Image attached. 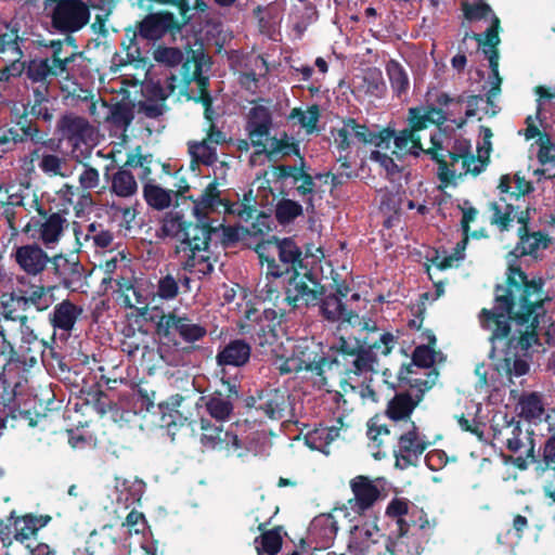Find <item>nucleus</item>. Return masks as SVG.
Listing matches in <instances>:
<instances>
[{
    "mask_svg": "<svg viewBox=\"0 0 555 555\" xmlns=\"http://www.w3.org/2000/svg\"><path fill=\"white\" fill-rule=\"evenodd\" d=\"M205 54L202 51H191V55L182 63L181 75V94L189 101L201 103L206 107V115L210 113V104L214 99L209 92V77L203 75Z\"/></svg>",
    "mask_w": 555,
    "mask_h": 555,
    "instance_id": "nucleus-8",
    "label": "nucleus"
},
{
    "mask_svg": "<svg viewBox=\"0 0 555 555\" xmlns=\"http://www.w3.org/2000/svg\"><path fill=\"white\" fill-rule=\"evenodd\" d=\"M373 533L375 534V540H372V542L363 547V554L396 555V542L391 539V537L383 533L382 531H375Z\"/></svg>",
    "mask_w": 555,
    "mask_h": 555,
    "instance_id": "nucleus-63",
    "label": "nucleus"
},
{
    "mask_svg": "<svg viewBox=\"0 0 555 555\" xmlns=\"http://www.w3.org/2000/svg\"><path fill=\"white\" fill-rule=\"evenodd\" d=\"M111 190L119 197H129L137 193L138 184L130 170L120 167L112 177Z\"/></svg>",
    "mask_w": 555,
    "mask_h": 555,
    "instance_id": "nucleus-57",
    "label": "nucleus"
},
{
    "mask_svg": "<svg viewBox=\"0 0 555 555\" xmlns=\"http://www.w3.org/2000/svg\"><path fill=\"white\" fill-rule=\"evenodd\" d=\"M272 126V115L268 107L256 105L249 109L246 130L254 147H262V138L268 137Z\"/></svg>",
    "mask_w": 555,
    "mask_h": 555,
    "instance_id": "nucleus-30",
    "label": "nucleus"
},
{
    "mask_svg": "<svg viewBox=\"0 0 555 555\" xmlns=\"http://www.w3.org/2000/svg\"><path fill=\"white\" fill-rule=\"evenodd\" d=\"M143 197L146 204L155 210L168 208L173 198L172 190L163 189L151 180L143 185Z\"/></svg>",
    "mask_w": 555,
    "mask_h": 555,
    "instance_id": "nucleus-53",
    "label": "nucleus"
},
{
    "mask_svg": "<svg viewBox=\"0 0 555 555\" xmlns=\"http://www.w3.org/2000/svg\"><path fill=\"white\" fill-rule=\"evenodd\" d=\"M346 126L350 129L351 137L360 143L373 144L376 147L388 150L393 137V129L387 127L375 132L364 124H359L354 118L345 119Z\"/></svg>",
    "mask_w": 555,
    "mask_h": 555,
    "instance_id": "nucleus-34",
    "label": "nucleus"
},
{
    "mask_svg": "<svg viewBox=\"0 0 555 555\" xmlns=\"http://www.w3.org/2000/svg\"><path fill=\"white\" fill-rule=\"evenodd\" d=\"M41 47L49 48L52 51L51 56H47L60 72H63L66 76L68 75V65L74 63L79 55L78 52L72 51L67 53L65 47L61 42V39L42 41Z\"/></svg>",
    "mask_w": 555,
    "mask_h": 555,
    "instance_id": "nucleus-54",
    "label": "nucleus"
},
{
    "mask_svg": "<svg viewBox=\"0 0 555 555\" xmlns=\"http://www.w3.org/2000/svg\"><path fill=\"white\" fill-rule=\"evenodd\" d=\"M179 294V281L172 273L167 272L165 275H160L157 280L153 299L157 297L160 300L171 301L176 299Z\"/></svg>",
    "mask_w": 555,
    "mask_h": 555,
    "instance_id": "nucleus-61",
    "label": "nucleus"
},
{
    "mask_svg": "<svg viewBox=\"0 0 555 555\" xmlns=\"http://www.w3.org/2000/svg\"><path fill=\"white\" fill-rule=\"evenodd\" d=\"M194 218L195 221H186L182 238L176 247L177 254L208 250L211 235L218 231V227L212 225L211 219Z\"/></svg>",
    "mask_w": 555,
    "mask_h": 555,
    "instance_id": "nucleus-22",
    "label": "nucleus"
},
{
    "mask_svg": "<svg viewBox=\"0 0 555 555\" xmlns=\"http://www.w3.org/2000/svg\"><path fill=\"white\" fill-rule=\"evenodd\" d=\"M23 386L9 385L7 378L0 376V431L11 428V415L13 412L14 401L16 399L17 389Z\"/></svg>",
    "mask_w": 555,
    "mask_h": 555,
    "instance_id": "nucleus-49",
    "label": "nucleus"
},
{
    "mask_svg": "<svg viewBox=\"0 0 555 555\" xmlns=\"http://www.w3.org/2000/svg\"><path fill=\"white\" fill-rule=\"evenodd\" d=\"M397 439V446L393 448L395 466L400 469H406L410 466H417L422 454L429 447V442L420 434L415 422H410L405 430L399 433L392 429L390 438Z\"/></svg>",
    "mask_w": 555,
    "mask_h": 555,
    "instance_id": "nucleus-13",
    "label": "nucleus"
},
{
    "mask_svg": "<svg viewBox=\"0 0 555 555\" xmlns=\"http://www.w3.org/2000/svg\"><path fill=\"white\" fill-rule=\"evenodd\" d=\"M465 102L463 95H459L456 98L450 96L446 92H438L435 96V105H427L425 111L430 119L431 125H436L438 127L442 126L448 120V112L443 109V107H449L450 105L460 106Z\"/></svg>",
    "mask_w": 555,
    "mask_h": 555,
    "instance_id": "nucleus-50",
    "label": "nucleus"
},
{
    "mask_svg": "<svg viewBox=\"0 0 555 555\" xmlns=\"http://www.w3.org/2000/svg\"><path fill=\"white\" fill-rule=\"evenodd\" d=\"M21 114H27V119H38L51 122L54 116V108L50 104L49 92L46 88L33 90V100L23 106Z\"/></svg>",
    "mask_w": 555,
    "mask_h": 555,
    "instance_id": "nucleus-45",
    "label": "nucleus"
},
{
    "mask_svg": "<svg viewBox=\"0 0 555 555\" xmlns=\"http://www.w3.org/2000/svg\"><path fill=\"white\" fill-rule=\"evenodd\" d=\"M77 185L80 190V202H76L74 206L76 217H81L87 209H90L94 205L91 190L95 189L100 184V173L94 167L85 164L82 171L78 176Z\"/></svg>",
    "mask_w": 555,
    "mask_h": 555,
    "instance_id": "nucleus-35",
    "label": "nucleus"
},
{
    "mask_svg": "<svg viewBox=\"0 0 555 555\" xmlns=\"http://www.w3.org/2000/svg\"><path fill=\"white\" fill-rule=\"evenodd\" d=\"M50 257L37 242L17 246L12 254L18 269L31 278L40 276L48 271Z\"/></svg>",
    "mask_w": 555,
    "mask_h": 555,
    "instance_id": "nucleus-23",
    "label": "nucleus"
},
{
    "mask_svg": "<svg viewBox=\"0 0 555 555\" xmlns=\"http://www.w3.org/2000/svg\"><path fill=\"white\" fill-rule=\"evenodd\" d=\"M338 532L337 520L332 514H321L311 522L310 535L322 547H326L334 541Z\"/></svg>",
    "mask_w": 555,
    "mask_h": 555,
    "instance_id": "nucleus-46",
    "label": "nucleus"
},
{
    "mask_svg": "<svg viewBox=\"0 0 555 555\" xmlns=\"http://www.w3.org/2000/svg\"><path fill=\"white\" fill-rule=\"evenodd\" d=\"M395 344L396 338L389 332L380 334L373 341L367 337L340 336L328 349L327 371L349 379L351 375L361 376L372 372L377 363V356L389 354Z\"/></svg>",
    "mask_w": 555,
    "mask_h": 555,
    "instance_id": "nucleus-2",
    "label": "nucleus"
},
{
    "mask_svg": "<svg viewBox=\"0 0 555 555\" xmlns=\"http://www.w3.org/2000/svg\"><path fill=\"white\" fill-rule=\"evenodd\" d=\"M15 119L0 124V146L3 151H13L26 142L39 144L44 135L34 119H27V114H16Z\"/></svg>",
    "mask_w": 555,
    "mask_h": 555,
    "instance_id": "nucleus-16",
    "label": "nucleus"
},
{
    "mask_svg": "<svg viewBox=\"0 0 555 555\" xmlns=\"http://www.w3.org/2000/svg\"><path fill=\"white\" fill-rule=\"evenodd\" d=\"M207 250H192L181 253L184 260L181 261V269L189 273L199 274V279L214 272V264Z\"/></svg>",
    "mask_w": 555,
    "mask_h": 555,
    "instance_id": "nucleus-51",
    "label": "nucleus"
},
{
    "mask_svg": "<svg viewBox=\"0 0 555 555\" xmlns=\"http://www.w3.org/2000/svg\"><path fill=\"white\" fill-rule=\"evenodd\" d=\"M185 398L176 393L158 404L162 421L167 427H182L190 418L191 413L183 406Z\"/></svg>",
    "mask_w": 555,
    "mask_h": 555,
    "instance_id": "nucleus-39",
    "label": "nucleus"
},
{
    "mask_svg": "<svg viewBox=\"0 0 555 555\" xmlns=\"http://www.w3.org/2000/svg\"><path fill=\"white\" fill-rule=\"evenodd\" d=\"M189 153L191 155V168L203 164L212 166L218 160L217 149L215 145L205 141L189 142Z\"/></svg>",
    "mask_w": 555,
    "mask_h": 555,
    "instance_id": "nucleus-52",
    "label": "nucleus"
},
{
    "mask_svg": "<svg viewBox=\"0 0 555 555\" xmlns=\"http://www.w3.org/2000/svg\"><path fill=\"white\" fill-rule=\"evenodd\" d=\"M350 489L353 496L348 500V504L359 515L371 509L382 496L379 487L374 480L364 475L352 478L350 480Z\"/></svg>",
    "mask_w": 555,
    "mask_h": 555,
    "instance_id": "nucleus-26",
    "label": "nucleus"
},
{
    "mask_svg": "<svg viewBox=\"0 0 555 555\" xmlns=\"http://www.w3.org/2000/svg\"><path fill=\"white\" fill-rule=\"evenodd\" d=\"M201 442L207 449L234 453L243 448V442L237 435L230 430H223L221 425H215L210 420L202 417Z\"/></svg>",
    "mask_w": 555,
    "mask_h": 555,
    "instance_id": "nucleus-24",
    "label": "nucleus"
},
{
    "mask_svg": "<svg viewBox=\"0 0 555 555\" xmlns=\"http://www.w3.org/2000/svg\"><path fill=\"white\" fill-rule=\"evenodd\" d=\"M46 367L59 370L61 373L69 372L63 348L56 344L55 334L47 341L44 356L40 360Z\"/></svg>",
    "mask_w": 555,
    "mask_h": 555,
    "instance_id": "nucleus-56",
    "label": "nucleus"
},
{
    "mask_svg": "<svg viewBox=\"0 0 555 555\" xmlns=\"http://www.w3.org/2000/svg\"><path fill=\"white\" fill-rule=\"evenodd\" d=\"M293 353L305 371L318 376H323L327 372L328 352L323 353L320 344L305 339L295 346Z\"/></svg>",
    "mask_w": 555,
    "mask_h": 555,
    "instance_id": "nucleus-28",
    "label": "nucleus"
},
{
    "mask_svg": "<svg viewBox=\"0 0 555 555\" xmlns=\"http://www.w3.org/2000/svg\"><path fill=\"white\" fill-rule=\"evenodd\" d=\"M308 166L305 157H300V162L295 165H276L273 167V176L276 181H283L286 179H292L293 184H297V182H301L296 186V192L299 196L309 197V204L312 205V195L315 192V182L314 178L307 171Z\"/></svg>",
    "mask_w": 555,
    "mask_h": 555,
    "instance_id": "nucleus-25",
    "label": "nucleus"
},
{
    "mask_svg": "<svg viewBox=\"0 0 555 555\" xmlns=\"http://www.w3.org/2000/svg\"><path fill=\"white\" fill-rule=\"evenodd\" d=\"M498 28H499V21H493V25L490 29H486L482 34H469L466 33L464 35V38L462 40V43L466 41V39L470 38L474 39L479 47H481L482 53L486 55V57L489 61V67L491 69V74L493 78L495 79V82H493L492 87L490 88L488 94L490 96H495L501 91V83L502 78L499 74V60H500V51L499 46L501 43V38L498 37Z\"/></svg>",
    "mask_w": 555,
    "mask_h": 555,
    "instance_id": "nucleus-21",
    "label": "nucleus"
},
{
    "mask_svg": "<svg viewBox=\"0 0 555 555\" xmlns=\"http://www.w3.org/2000/svg\"><path fill=\"white\" fill-rule=\"evenodd\" d=\"M2 321L18 322L21 327L27 326L29 315L25 308L23 288L16 287L0 295V323Z\"/></svg>",
    "mask_w": 555,
    "mask_h": 555,
    "instance_id": "nucleus-29",
    "label": "nucleus"
},
{
    "mask_svg": "<svg viewBox=\"0 0 555 555\" xmlns=\"http://www.w3.org/2000/svg\"><path fill=\"white\" fill-rule=\"evenodd\" d=\"M25 41L18 35L17 28H11L10 30L0 34V54L9 57H24V51L22 50V43Z\"/></svg>",
    "mask_w": 555,
    "mask_h": 555,
    "instance_id": "nucleus-60",
    "label": "nucleus"
},
{
    "mask_svg": "<svg viewBox=\"0 0 555 555\" xmlns=\"http://www.w3.org/2000/svg\"><path fill=\"white\" fill-rule=\"evenodd\" d=\"M82 308L74 304L70 299H63L61 302L54 305L52 311L49 313V323L54 331L60 330L70 333L77 323Z\"/></svg>",
    "mask_w": 555,
    "mask_h": 555,
    "instance_id": "nucleus-36",
    "label": "nucleus"
},
{
    "mask_svg": "<svg viewBox=\"0 0 555 555\" xmlns=\"http://www.w3.org/2000/svg\"><path fill=\"white\" fill-rule=\"evenodd\" d=\"M436 350L431 348V346L420 345L415 347L412 353V362L402 364L398 372V380H409V379H421L420 377H414L416 374L414 367L420 369H429L436 370L434 366L435 363Z\"/></svg>",
    "mask_w": 555,
    "mask_h": 555,
    "instance_id": "nucleus-41",
    "label": "nucleus"
},
{
    "mask_svg": "<svg viewBox=\"0 0 555 555\" xmlns=\"http://www.w3.org/2000/svg\"><path fill=\"white\" fill-rule=\"evenodd\" d=\"M52 517L50 515H34L31 513L25 514L23 516H17L15 514L14 524V540L24 542L35 537L37 532L46 527Z\"/></svg>",
    "mask_w": 555,
    "mask_h": 555,
    "instance_id": "nucleus-44",
    "label": "nucleus"
},
{
    "mask_svg": "<svg viewBox=\"0 0 555 555\" xmlns=\"http://www.w3.org/2000/svg\"><path fill=\"white\" fill-rule=\"evenodd\" d=\"M525 124L527 127L519 131V134H522L526 140L538 138L539 147L553 146L551 135L547 133L548 126L542 117L535 119V117L529 115L526 117Z\"/></svg>",
    "mask_w": 555,
    "mask_h": 555,
    "instance_id": "nucleus-55",
    "label": "nucleus"
},
{
    "mask_svg": "<svg viewBox=\"0 0 555 555\" xmlns=\"http://www.w3.org/2000/svg\"><path fill=\"white\" fill-rule=\"evenodd\" d=\"M391 141H393L396 149L400 152L409 151L411 154L416 156L420 152L429 155L430 158L438 164L439 178L442 182L449 183L455 179V170L449 168L446 155L439 153V151L442 150V143L436 138V135H431V147L427 150L423 149L420 134L413 132L409 128H404L398 133L393 129V137Z\"/></svg>",
    "mask_w": 555,
    "mask_h": 555,
    "instance_id": "nucleus-10",
    "label": "nucleus"
},
{
    "mask_svg": "<svg viewBox=\"0 0 555 555\" xmlns=\"http://www.w3.org/2000/svg\"><path fill=\"white\" fill-rule=\"evenodd\" d=\"M186 221L183 209L171 211L163 218L160 230L165 236L182 238Z\"/></svg>",
    "mask_w": 555,
    "mask_h": 555,
    "instance_id": "nucleus-62",
    "label": "nucleus"
},
{
    "mask_svg": "<svg viewBox=\"0 0 555 555\" xmlns=\"http://www.w3.org/2000/svg\"><path fill=\"white\" fill-rule=\"evenodd\" d=\"M33 204L38 218L31 217L24 227L23 232L40 241L46 248H54L61 242L68 225L66 219L67 211L48 210L39 203L36 196L33 199Z\"/></svg>",
    "mask_w": 555,
    "mask_h": 555,
    "instance_id": "nucleus-9",
    "label": "nucleus"
},
{
    "mask_svg": "<svg viewBox=\"0 0 555 555\" xmlns=\"http://www.w3.org/2000/svg\"><path fill=\"white\" fill-rule=\"evenodd\" d=\"M302 215L304 208L301 204L296 201L283 197L275 205L274 216L281 225H287Z\"/></svg>",
    "mask_w": 555,
    "mask_h": 555,
    "instance_id": "nucleus-59",
    "label": "nucleus"
},
{
    "mask_svg": "<svg viewBox=\"0 0 555 555\" xmlns=\"http://www.w3.org/2000/svg\"><path fill=\"white\" fill-rule=\"evenodd\" d=\"M283 284L284 301L292 308L314 307L324 295L325 286L321 284L318 274L304 264L300 269L286 275Z\"/></svg>",
    "mask_w": 555,
    "mask_h": 555,
    "instance_id": "nucleus-7",
    "label": "nucleus"
},
{
    "mask_svg": "<svg viewBox=\"0 0 555 555\" xmlns=\"http://www.w3.org/2000/svg\"><path fill=\"white\" fill-rule=\"evenodd\" d=\"M283 313H278L274 309H264L259 311L251 308L246 311L245 322L240 328L243 334L249 335L257 345H272L278 339L276 326L280 325Z\"/></svg>",
    "mask_w": 555,
    "mask_h": 555,
    "instance_id": "nucleus-14",
    "label": "nucleus"
},
{
    "mask_svg": "<svg viewBox=\"0 0 555 555\" xmlns=\"http://www.w3.org/2000/svg\"><path fill=\"white\" fill-rule=\"evenodd\" d=\"M461 10L463 12L464 20L469 23L490 18V25L487 29H490L493 25V21L498 20L499 21L498 37H500V33L502 30L501 20L494 13V11L492 10V8L489 3L485 2L483 0H478L475 3H470L467 0H463L461 2Z\"/></svg>",
    "mask_w": 555,
    "mask_h": 555,
    "instance_id": "nucleus-48",
    "label": "nucleus"
},
{
    "mask_svg": "<svg viewBox=\"0 0 555 555\" xmlns=\"http://www.w3.org/2000/svg\"><path fill=\"white\" fill-rule=\"evenodd\" d=\"M47 340L39 338L28 325L22 327V337L18 349L13 358L3 364L0 376L7 378L9 385L24 386L27 383V373L44 356Z\"/></svg>",
    "mask_w": 555,
    "mask_h": 555,
    "instance_id": "nucleus-5",
    "label": "nucleus"
},
{
    "mask_svg": "<svg viewBox=\"0 0 555 555\" xmlns=\"http://www.w3.org/2000/svg\"><path fill=\"white\" fill-rule=\"evenodd\" d=\"M53 4L50 13L52 27L62 34H74L83 28L90 20V10L82 0H46Z\"/></svg>",
    "mask_w": 555,
    "mask_h": 555,
    "instance_id": "nucleus-12",
    "label": "nucleus"
},
{
    "mask_svg": "<svg viewBox=\"0 0 555 555\" xmlns=\"http://www.w3.org/2000/svg\"><path fill=\"white\" fill-rule=\"evenodd\" d=\"M156 333L170 341L178 335L186 344H194L207 335V328L186 314H178L175 311L163 313L156 323Z\"/></svg>",
    "mask_w": 555,
    "mask_h": 555,
    "instance_id": "nucleus-15",
    "label": "nucleus"
},
{
    "mask_svg": "<svg viewBox=\"0 0 555 555\" xmlns=\"http://www.w3.org/2000/svg\"><path fill=\"white\" fill-rule=\"evenodd\" d=\"M489 209L492 211L490 223L496 225L501 232L508 231L515 218L520 227L517 230L518 242L507 254L505 284L495 286L493 308H482V323L486 327L494 328V337H505L508 334V320L519 324L529 323L531 330L518 339L519 345L529 347L535 341L537 327L546 314L544 281L542 278L528 279L518 260L524 256H533L540 248H547L551 240L542 231H529V207L519 209L513 204H505L503 207L498 202H490Z\"/></svg>",
    "mask_w": 555,
    "mask_h": 555,
    "instance_id": "nucleus-1",
    "label": "nucleus"
},
{
    "mask_svg": "<svg viewBox=\"0 0 555 555\" xmlns=\"http://www.w3.org/2000/svg\"><path fill=\"white\" fill-rule=\"evenodd\" d=\"M386 515L396 519L400 537L411 530H424L430 527L426 513L405 498H393L386 507Z\"/></svg>",
    "mask_w": 555,
    "mask_h": 555,
    "instance_id": "nucleus-18",
    "label": "nucleus"
},
{
    "mask_svg": "<svg viewBox=\"0 0 555 555\" xmlns=\"http://www.w3.org/2000/svg\"><path fill=\"white\" fill-rule=\"evenodd\" d=\"M64 75L47 56L33 59L27 62L26 77L33 85H37L33 90L46 88V91L50 92L52 80Z\"/></svg>",
    "mask_w": 555,
    "mask_h": 555,
    "instance_id": "nucleus-33",
    "label": "nucleus"
},
{
    "mask_svg": "<svg viewBox=\"0 0 555 555\" xmlns=\"http://www.w3.org/2000/svg\"><path fill=\"white\" fill-rule=\"evenodd\" d=\"M55 289L56 286L44 284H30L28 288H23L25 308L29 319L34 318L35 313H43L53 306Z\"/></svg>",
    "mask_w": 555,
    "mask_h": 555,
    "instance_id": "nucleus-31",
    "label": "nucleus"
},
{
    "mask_svg": "<svg viewBox=\"0 0 555 555\" xmlns=\"http://www.w3.org/2000/svg\"><path fill=\"white\" fill-rule=\"evenodd\" d=\"M255 155L264 154L269 160L276 162L284 159L288 156H296L300 160L304 157L300 153L299 142L289 137L286 132H283L280 138L273 137L270 139V144H264V151L262 147H257Z\"/></svg>",
    "mask_w": 555,
    "mask_h": 555,
    "instance_id": "nucleus-37",
    "label": "nucleus"
},
{
    "mask_svg": "<svg viewBox=\"0 0 555 555\" xmlns=\"http://www.w3.org/2000/svg\"><path fill=\"white\" fill-rule=\"evenodd\" d=\"M386 73L393 93L398 96L406 93L410 87V81L408 73L403 66L398 61L390 60L386 64Z\"/></svg>",
    "mask_w": 555,
    "mask_h": 555,
    "instance_id": "nucleus-58",
    "label": "nucleus"
},
{
    "mask_svg": "<svg viewBox=\"0 0 555 555\" xmlns=\"http://www.w3.org/2000/svg\"><path fill=\"white\" fill-rule=\"evenodd\" d=\"M532 436V431L524 433L521 423L514 418L494 433V439L502 442L508 451L520 453L513 460V464L520 470L528 467V461L532 463L537 461Z\"/></svg>",
    "mask_w": 555,
    "mask_h": 555,
    "instance_id": "nucleus-11",
    "label": "nucleus"
},
{
    "mask_svg": "<svg viewBox=\"0 0 555 555\" xmlns=\"http://www.w3.org/2000/svg\"><path fill=\"white\" fill-rule=\"evenodd\" d=\"M518 416L529 423L541 422L545 412L542 395L537 391L524 392L517 402Z\"/></svg>",
    "mask_w": 555,
    "mask_h": 555,
    "instance_id": "nucleus-47",
    "label": "nucleus"
},
{
    "mask_svg": "<svg viewBox=\"0 0 555 555\" xmlns=\"http://www.w3.org/2000/svg\"><path fill=\"white\" fill-rule=\"evenodd\" d=\"M48 271L57 282V287L75 292L82 287L85 267L75 253H56L50 257Z\"/></svg>",
    "mask_w": 555,
    "mask_h": 555,
    "instance_id": "nucleus-17",
    "label": "nucleus"
},
{
    "mask_svg": "<svg viewBox=\"0 0 555 555\" xmlns=\"http://www.w3.org/2000/svg\"><path fill=\"white\" fill-rule=\"evenodd\" d=\"M259 555H276L282 548V537L279 529L268 530L255 540Z\"/></svg>",
    "mask_w": 555,
    "mask_h": 555,
    "instance_id": "nucleus-64",
    "label": "nucleus"
},
{
    "mask_svg": "<svg viewBox=\"0 0 555 555\" xmlns=\"http://www.w3.org/2000/svg\"><path fill=\"white\" fill-rule=\"evenodd\" d=\"M255 251L260 264L267 266V278H284L305 264L302 251L292 237L279 238L273 235L259 242Z\"/></svg>",
    "mask_w": 555,
    "mask_h": 555,
    "instance_id": "nucleus-4",
    "label": "nucleus"
},
{
    "mask_svg": "<svg viewBox=\"0 0 555 555\" xmlns=\"http://www.w3.org/2000/svg\"><path fill=\"white\" fill-rule=\"evenodd\" d=\"M218 186L219 182L217 179H214L197 198L193 196L188 207L193 217L210 219L209 215L211 212L216 211L219 207H223L225 198L221 197Z\"/></svg>",
    "mask_w": 555,
    "mask_h": 555,
    "instance_id": "nucleus-32",
    "label": "nucleus"
},
{
    "mask_svg": "<svg viewBox=\"0 0 555 555\" xmlns=\"http://www.w3.org/2000/svg\"><path fill=\"white\" fill-rule=\"evenodd\" d=\"M245 408L255 410L263 417L281 421L286 416L287 396L279 388H263L244 399Z\"/></svg>",
    "mask_w": 555,
    "mask_h": 555,
    "instance_id": "nucleus-20",
    "label": "nucleus"
},
{
    "mask_svg": "<svg viewBox=\"0 0 555 555\" xmlns=\"http://www.w3.org/2000/svg\"><path fill=\"white\" fill-rule=\"evenodd\" d=\"M57 130L64 138L78 142L85 141L92 128L85 117L67 113L59 119Z\"/></svg>",
    "mask_w": 555,
    "mask_h": 555,
    "instance_id": "nucleus-43",
    "label": "nucleus"
},
{
    "mask_svg": "<svg viewBox=\"0 0 555 555\" xmlns=\"http://www.w3.org/2000/svg\"><path fill=\"white\" fill-rule=\"evenodd\" d=\"M182 24L167 11L147 14L138 25L139 35L143 39L158 40L167 33L179 31Z\"/></svg>",
    "mask_w": 555,
    "mask_h": 555,
    "instance_id": "nucleus-27",
    "label": "nucleus"
},
{
    "mask_svg": "<svg viewBox=\"0 0 555 555\" xmlns=\"http://www.w3.org/2000/svg\"><path fill=\"white\" fill-rule=\"evenodd\" d=\"M479 321L482 328L491 332L490 340L494 344L496 340H505L506 349L504 351V357L499 360L495 364L496 371L501 375H505L512 382V377H520L526 375L529 371V364L526 360L521 359L518 356V351L527 352L533 345H541L539 333L537 332V339L534 343H531L529 347H524L518 344V339L531 328L529 327V323L519 324L516 321L508 320L509 332L505 337H494V328L486 327L482 323V310L479 313ZM539 326L537 327V330Z\"/></svg>",
    "mask_w": 555,
    "mask_h": 555,
    "instance_id": "nucleus-6",
    "label": "nucleus"
},
{
    "mask_svg": "<svg viewBox=\"0 0 555 555\" xmlns=\"http://www.w3.org/2000/svg\"><path fill=\"white\" fill-rule=\"evenodd\" d=\"M118 539L119 535L115 527L104 525L100 529L91 531L87 541L91 552H96L98 555H119L117 553Z\"/></svg>",
    "mask_w": 555,
    "mask_h": 555,
    "instance_id": "nucleus-38",
    "label": "nucleus"
},
{
    "mask_svg": "<svg viewBox=\"0 0 555 555\" xmlns=\"http://www.w3.org/2000/svg\"><path fill=\"white\" fill-rule=\"evenodd\" d=\"M251 347L244 339H233L216 356L219 365L243 366L250 358Z\"/></svg>",
    "mask_w": 555,
    "mask_h": 555,
    "instance_id": "nucleus-42",
    "label": "nucleus"
},
{
    "mask_svg": "<svg viewBox=\"0 0 555 555\" xmlns=\"http://www.w3.org/2000/svg\"><path fill=\"white\" fill-rule=\"evenodd\" d=\"M319 305L322 317L330 322L352 323V319L358 320V313L348 309L343 299L334 293H324Z\"/></svg>",
    "mask_w": 555,
    "mask_h": 555,
    "instance_id": "nucleus-40",
    "label": "nucleus"
},
{
    "mask_svg": "<svg viewBox=\"0 0 555 555\" xmlns=\"http://www.w3.org/2000/svg\"><path fill=\"white\" fill-rule=\"evenodd\" d=\"M426 379H409L400 382L415 389V395L409 391L397 392L392 399L389 400L386 409V416L393 423L391 426L382 422L379 415L371 417L367 422V437L371 440V446L377 451L374 453L376 459L386 456V444L390 443L392 429H397V424L402 422L409 426L411 415L415 408L423 400L424 393L431 389L436 384L439 372L431 370L425 373Z\"/></svg>",
    "mask_w": 555,
    "mask_h": 555,
    "instance_id": "nucleus-3",
    "label": "nucleus"
},
{
    "mask_svg": "<svg viewBox=\"0 0 555 555\" xmlns=\"http://www.w3.org/2000/svg\"><path fill=\"white\" fill-rule=\"evenodd\" d=\"M222 389H216L214 392L202 396L199 400L204 401V406L209 416L218 422L228 421L233 414L234 401L240 396V385L236 380L221 378Z\"/></svg>",
    "mask_w": 555,
    "mask_h": 555,
    "instance_id": "nucleus-19",
    "label": "nucleus"
}]
</instances>
